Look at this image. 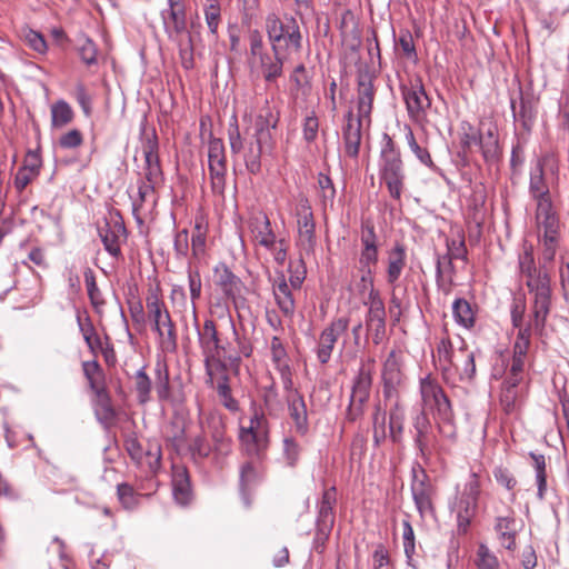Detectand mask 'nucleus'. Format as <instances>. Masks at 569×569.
Masks as SVG:
<instances>
[{
  "mask_svg": "<svg viewBox=\"0 0 569 569\" xmlns=\"http://www.w3.org/2000/svg\"><path fill=\"white\" fill-rule=\"evenodd\" d=\"M199 345L204 357L207 373L212 376V368L237 366L242 357H250L252 347L247 339L241 338L234 323L228 327V332L219 331L212 318L206 319L202 328L197 329Z\"/></svg>",
  "mask_w": 569,
  "mask_h": 569,
  "instance_id": "obj_1",
  "label": "nucleus"
},
{
  "mask_svg": "<svg viewBox=\"0 0 569 569\" xmlns=\"http://www.w3.org/2000/svg\"><path fill=\"white\" fill-rule=\"evenodd\" d=\"M277 122L278 119H273L271 112L258 116L252 127L246 130L244 139L236 117L228 124L230 150L233 154L243 152L246 168L251 174H258L261 171V156L273 147L271 130L276 128Z\"/></svg>",
  "mask_w": 569,
  "mask_h": 569,
  "instance_id": "obj_2",
  "label": "nucleus"
},
{
  "mask_svg": "<svg viewBox=\"0 0 569 569\" xmlns=\"http://www.w3.org/2000/svg\"><path fill=\"white\" fill-rule=\"evenodd\" d=\"M519 273L526 280V286L533 296L531 315L535 329L542 330L551 306V278L548 269L537 267L532 246H525L518 257Z\"/></svg>",
  "mask_w": 569,
  "mask_h": 569,
  "instance_id": "obj_3",
  "label": "nucleus"
},
{
  "mask_svg": "<svg viewBox=\"0 0 569 569\" xmlns=\"http://www.w3.org/2000/svg\"><path fill=\"white\" fill-rule=\"evenodd\" d=\"M419 389L422 402V410H430L433 413L438 432L447 439H455L457 428L451 402L445 393L437 378L427 375L419 381Z\"/></svg>",
  "mask_w": 569,
  "mask_h": 569,
  "instance_id": "obj_4",
  "label": "nucleus"
},
{
  "mask_svg": "<svg viewBox=\"0 0 569 569\" xmlns=\"http://www.w3.org/2000/svg\"><path fill=\"white\" fill-rule=\"evenodd\" d=\"M437 358L445 380L458 375L461 381H471L476 376L475 352L462 341L455 350L448 338H442L437 345Z\"/></svg>",
  "mask_w": 569,
  "mask_h": 569,
  "instance_id": "obj_5",
  "label": "nucleus"
},
{
  "mask_svg": "<svg viewBox=\"0 0 569 569\" xmlns=\"http://www.w3.org/2000/svg\"><path fill=\"white\" fill-rule=\"evenodd\" d=\"M379 174L390 197L399 200L405 189L406 173L400 151L392 138L387 133L382 137Z\"/></svg>",
  "mask_w": 569,
  "mask_h": 569,
  "instance_id": "obj_6",
  "label": "nucleus"
},
{
  "mask_svg": "<svg viewBox=\"0 0 569 569\" xmlns=\"http://www.w3.org/2000/svg\"><path fill=\"white\" fill-rule=\"evenodd\" d=\"M248 425L240 419L239 441L249 457L260 458L269 443V426L262 408L252 403Z\"/></svg>",
  "mask_w": 569,
  "mask_h": 569,
  "instance_id": "obj_7",
  "label": "nucleus"
},
{
  "mask_svg": "<svg viewBox=\"0 0 569 569\" xmlns=\"http://www.w3.org/2000/svg\"><path fill=\"white\" fill-rule=\"evenodd\" d=\"M200 431L213 442V463L221 467L232 451V439L227 433L226 417L218 410H199Z\"/></svg>",
  "mask_w": 569,
  "mask_h": 569,
  "instance_id": "obj_8",
  "label": "nucleus"
},
{
  "mask_svg": "<svg viewBox=\"0 0 569 569\" xmlns=\"http://www.w3.org/2000/svg\"><path fill=\"white\" fill-rule=\"evenodd\" d=\"M146 308L152 328L158 333L162 350L174 351L177 349L176 326L158 289L149 291Z\"/></svg>",
  "mask_w": 569,
  "mask_h": 569,
  "instance_id": "obj_9",
  "label": "nucleus"
},
{
  "mask_svg": "<svg viewBox=\"0 0 569 569\" xmlns=\"http://www.w3.org/2000/svg\"><path fill=\"white\" fill-rule=\"evenodd\" d=\"M559 164L557 158L547 153L539 158L530 170L529 194L537 203L550 201L551 190L558 182Z\"/></svg>",
  "mask_w": 569,
  "mask_h": 569,
  "instance_id": "obj_10",
  "label": "nucleus"
},
{
  "mask_svg": "<svg viewBox=\"0 0 569 569\" xmlns=\"http://www.w3.org/2000/svg\"><path fill=\"white\" fill-rule=\"evenodd\" d=\"M266 32L270 47L281 50V42L283 41L288 51L299 52L302 48L300 27L292 16H284L281 19L274 13L268 14Z\"/></svg>",
  "mask_w": 569,
  "mask_h": 569,
  "instance_id": "obj_11",
  "label": "nucleus"
},
{
  "mask_svg": "<svg viewBox=\"0 0 569 569\" xmlns=\"http://www.w3.org/2000/svg\"><path fill=\"white\" fill-rule=\"evenodd\" d=\"M480 487L479 475L472 471L463 485L462 490L457 491L451 511L456 513L458 530L460 532H467L477 513Z\"/></svg>",
  "mask_w": 569,
  "mask_h": 569,
  "instance_id": "obj_12",
  "label": "nucleus"
},
{
  "mask_svg": "<svg viewBox=\"0 0 569 569\" xmlns=\"http://www.w3.org/2000/svg\"><path fill=\"white\" fill-rule=\"evenodd\" d=\"M373 359H369L367 363H361L353 379L350 402L347 410V419L349 421H356L363 415L365 405L370 398L373 381Z\"/></svg>",
  "mask_w": 569,
  "mask_h": 569,
  "instance_id": "obj_13",
  "label": "nucleus"
},
{
  "mask_svg": "<svg viewBox=\"0 0 569 569\" xmlns=\"http://www.w3.org/2000/svg\"><path fill=\"white\" fill-rule=\"evenodd\" d=\"M400 90L409 118L416 123L423 124L427 121L431 100L426 92L421 78L417 76L411 78L408 83L402 82Z\"/></svg>",
  "mask_w": 569,
  "mask_h": 569,
  "instance_id": "obj_14",
  "label": "nucleus"
},
{
  "mask_svg": "<svg viewBox=\"0 0 569 569\" xmlns=\"http://www.w3.org/2000/svg\"><path fill=\"white\" fill-rule=\"evenodd\" d=\"M383 398H397L405 386L403 355L400 349H392L382 362L381 369Z\"/></svg>",
  "mask_w": 569,
  "mask_h": 569,
  "instance_id": "obj_15",
  "label": "nucleus"
},
{
  "mask_svg": "<svg viewBox=\"0 0 569 569\" xmlns=\"http://www.w3.org/2000/svg\"><path fill=\"white\" fill-rule=\"evenodd\" d=\"M124 448L131 460L149 473H156L161 465V448L158 443H148L144 448L134 435L127 436Z\"/></svg>",
  "mask_w": 569,
  "mask_h": 569,
  "instance_id": "obj_16",
  "label": "nucleus"
},
{
  "mask_svg": "<svg viewBox=\"0 0 569 569\" xmlns=\"http://www.w3.org/2000/svg\"><path fill=\"white\" fill-rule=\"evenodd\" d=\"M349 328V318L339 317L333 319L323 330L320 332L317 347L316 356L321 365H326L330 361L335 346L342 335L347 332Z\"/></svg>",
  "mask_w": 569,
  "mask_h": 569,
  "instance_id": "obj_17",
  "label": "nucleus"
},
{
  "mask_svg": "<svg viewBox=\"0 0 569 569\" xmlns=\"http://www.w3.org/2000/svg\"><path fill=\"white\" fill-rule=\"evenodd\" d=\"M298 246L306 253H312L317 243L316 223L310 202L300 198L297 206Z\"/></svg>",
  "mask_w": 569,
  "mask_h": 569,
  "instance_id": "obj_18",
  "label": "nucleus"
},
{
  "mask_svg": "<svg viewBox=\"0 0 569 569\" xmlns=\"http://www.w3.org/2000/svg\"><path fill=\"white\" fill-rule=\"evenodd\" d=\"M163 28L169 39L178 40L190 33L187 30V12L184 0H167V8L161 10Z\"/></svg>",
  "mask_w": 569,
  "mask_h": 569,
  "instance_id": "obj_19",
  "label": "nucleus"
},
{
  "mask_svg": "<svg viewBox=\"0 0 569 569\" xmlns=\"http://www.w3.org/2000/svg\"><path fill=\"white\" fill-rule=\"evenodd\" d=\"M411 493L417 510L422 517L433 513V498L436 495V488L431 483L428 475L423 469H421L419 472L413 471Z\"/></svg>",
  "mask_w": 569,
  "mask_h": 569,
  "instance_id": "obj_20",
  "label": "nucleus"
},
{
  "mask_svg": "<svg viewBox=\"0 0 569 569\" xmlns=\"http://www.w3.org/2000/svg\"><path fill=\"white\" fill-rule=\"evenodd\" d=\"M375 79L369 70H360L357 76V118L368 123L376 97Z\"/></svg>",
  "mask_w": 569,
  "mask_h": 569,
  "instance_id": "obj_21",
  "label": "nucleus"
},
{
  "mask_svg": "<svg viewBox=\"0 0 569 569\" xmlns=\"http://www.w3.org/2000/svg\"><path fill=\"white\" fill-rule=\"evenodd\" d=\"M371 296V301H363L368 307L365 321L373 343L379 345L386 335V307L380 293L373 292Z\"/></svg>",
  "mask_w": 569,
  "mask_h": 569,
  "instance_id": "obj_22",
  "label": "nucleus"
},
{
  "mask_svg": "<svg viewBox=\"0 0 569 569\" xmlns=\"http://www.w3.org/2000/svg\"><path fill=\"white\" fill-rule=\"evenodd\" d=\"M209 171L213 189H223L226 179V150L223 141L211 138L208 146Z\"/></svg>",
  "mask_w": 569,
  "mask_h": 569,
  "instance_id": "obj_23",
  "label": "nucleus"
},
{
  "mask_svg": "<svg viewBox=\"0 0 569 569\" xmlns=\"http://www.w3.org/2000/svg\"><path fill=\"white\" fill-rule=\"evenodd\" d=\"M535 222L538 236L561 234V222L553 201L536 204Z\"/></svg>",
  "mask_w": 569,
  "mask_h": 569,
  "instance_id": "obj_24",
  "label": "nucleus"
},
{
  "mask_svg": "<svg viewBox=\"0 0 569 569\" xmlns=\"http://www.w3.org/2000/svg\"><path fill=\"white\" fill-rule=\"evenodd\" d=\"M251 59L258 63L266 82H274L283 73L284 57L276 47H270V51L266 50L261 56Z\"/></svg>",
  "mask_w": 569,
  "mask_h": 569,
  "instance_id": "obj_25",
  "label": "nucleus"
},
{
  "mask_svg": "<svg viewBox=\"0 0 569 569\" xmlns=\"http://www.w3.org/2000/svg\"><path fill=\"white\" fill-rule=\"evenodd\" d=\"M98 231L104 249L112 257H118L121 253L120 238L126 233L121 219L111 217L110 220L104 221L103 226L99 227Z\"/></svg>",
  "mask_w": 569,
  "mask_h": 569,
  "instance_id": "obj_26",
  "label": "nucleus"
},
{
  "mask_svg": "<svg viewBox=\"0 0 569 569\" xmlns=\"http://www.w3.org/2000/svg\"><path fill=\"white\" fill-rule=\"evenodd\" d=\"M282 272H279L277 277L272 280V293L274 297V301L281 311V313L287 318H292L296 311V301L293 297V291Z\"/></svg>",
  "mask_w": 569,
  "mask_h": 569,
  "instance_id": "obj_27",
  "label": "nucleus"
},
{
  "mask_svg": "<svg viewBox=\"0 0 569 569\" xmlns=\"http://www.w3.org/2000/svg\"><path fill=\"white\" fill-rule=\"evenodd\" d=\"M346 124L342 128V139L345 144V152L350 158H357L359 154L361 143V127L362 121L353 116L350 110L345 116Z\"/></svg>",
  "mask_w": 569,
  "mask_h": 569,
  "instance_id": "obj_28",
  "label": "nucleus"
},
{
  "mask_svg": "<svg viewBox=\"0 0 569 569\" xmlns=\"http://www.w3.org/2000/svg\"><path fill=\"white\" fill-rule=\"evenodd\" d=\"M289 416L293 421L296 432L305 436L308 432V411L303 397L292 388L287 390Z\"/></svg>",
  "mask_w": 569,
  "mask_h": 569,
  "instance_id": "obj_29",
  "label": "nucleus"
},
{
  "mask_svg": "<svg viewBox=\"0 0 569 569\" xmlns=\"http://www.w3.org/2000/svg\"><path fill=\"white\" fill-rule=\"evenodd\" d=\"M250 230L253 240L266 249L271 250L277 244V237L266 213L259 212L250 219Z\"/></svg>",
  "mask_w": 569,
  "mask_h": 569,
  "instance_id": "obj_30",
  "label": "nucleus"
},
{
  "mask_svg": "<svg viewBox=\"0 0 569 569\" xmlns=\"http://www.w3.org/2000/svg\"><path fill=\"white\" fill-rule=\"evenodd\" d=\"M92 392L94 393L92 406L96 418L101 425H103L106 428H109L114 422L117 417L111 397L106 387Z\"/></svg>",
  "mask_w": 569,
  "mask_h": 569,
  "instance_id": "obj_31",
  "label": "nucleus"
},
{
  "mask_svg": "<svg viewBox=\"0 0 569 569\" xmlns=\"http://www.w3.org/2000/svg\"><path fill=\"white\" fill-rule=\"evenodd\" d=\"M271 359L276 369L279 371L283 388L289 390L292 388L291 370L288 363L286 348L279 337H273L270 342Z\"/></svg>",
  "mask_w": 569,
  "mask_h": 569,
  "instance_id": "obj_32",
  "label": "nucleus"
},
{
  "mask_svg": "<svg viewBox=\"0 0 569 569\" xmlns=\"http://www.w3.org/2000/svg\"><path fill=\"white\" fill-rule=\"evenodd\" d=\"M216 283L220 287L227 299L236 303L237 297L241 293L242 281L224 263L214 268Z\"/></svg>",
  "mask_w": 569,
  "mask_h": 569,
  "instance_id": "obj_33",
  "label": "nucleus"
},
{
  "mask_svg": "<svg viewBox=\"0 0 569 569\" xmlns=\"http://www.w3.org/2000/svg\"><path fill=\"white\" fill-rule=\"evenodd\" d=\"M172 493L177 503L187 506L192 499L189 473L183 466L172 467Z\"/></svg>",
  "mask_w": 569,
  "mask_h": 569,
  "instance_id": "obj_34",
  "label": "nucleus"
},
{
  "mask_svg": "<svg viewBox=\"0 0 569 569\" xmlns=\"http://www.w3.org/2000/svg\"><path fill=\"white\" fill-rule=\"evenodd\" d=\"M386 405L389 403V432L393 442H399L405 428V406L401 401V395L397 398H385Z\"/></svg>",
  "mask_w": 569,
  "mask_h": 569,
  "instance_id": "obj_35",
  "label": "nucleus"
},
{
  "mask_svg": "<svg viewBox=\"0 0 569 569\" xmlns=\"http://www.w3.org/2000/svg\"><path fill=\"white\" fill-rule=\"evenodd\" d=\"M478 147L486 162H495L498 160L500 146L495 126L489 124L486 130H480Z\"/></svg>",
  "mask_w": 569,
  "mask_h": 569,
  "instance_id": "obj_36",
  "label": "nucleus"
},
{
  "mask_svg": "<svg viewBox=\"0 0 569 569\" xmlns=\"http://www.w3.org/2000/svg\"><path fill=\"white\" fill-rule=\"evenodd\" d=\"M501 547L509 551L516 549L518 533L516 519L511 516L498 517L495 526Z\"/></svg>",
  "mask_w": 569,
  "mask_h": 569,
  "instance_id": "obj_37",
  "label": "nucleus"
},
{
  "mask_svg": "<svg viewBox=\"0 0 569 569\" xmlns=\"http://www.w3.org/2000/svg\"><path fill=\"white\" fill-rule=\"evenodd\" d=\"M406 248L397 242L388 253L387 282L393 286L400 278L406 267Z\"/></svg>",
  "mask_w": 569,
  "mask_h": 569,
  "instance_id": "obj_38",
  "label": "nucleus"
},
{
  "mask_svg": "<svg viewBox=\"0 0 569 569\" xmlns=\"http://www.w3.org/2000/svg\"><path fill=\"white\" fill-rule=\"evenodd\" d=\"M337 502V491L335 487L323 490L320 501L318 502V516L316 525H335V506Z\"/></svg>",
  "mask_w": 569,
  "mask_h": 569,
  "instance_id": "obj_39",
  "label": "nucleus"
},
{
  "mask_svg": "<svg viewBox=\"0 0 569 569\" xmlns=\"http://www.w3.org/2000/svg\"><path fill=\"white\" fill-rule=\"evenodd\" d=\"M413 428L416 430V445L418 446L422 458H427L430 445L431 423L425 410H421L413 418Z\"/></svg>",
  "mask_w": 569,
  "mask_h": 569,
  "instance_id": "obj_40",
  "label": "nucleus"
},
{
  "mask_svg": "<svg viewBox=\"0 0 569 569\" xmlns=\"http://www.w3.org/2000/svg\"><path fill=\"white\" fill-rule=\"evenodd\" d=\"M561 234L553 236H538V241L540 246V266L548 269V266L551 264L556 258L557 251L559 249Z\"/></svg>",
  "mask_w": 569,
  "mask_h": 569,
  "instance_id": "obj_41",
  "label": "nucleus"
},
{
  "mask_svg": "<svg viewBox=\"0 0 569 569\" xmlns=\"http://www.w3.org/2000/svg\"><path fill=\"white\" fill-rule=\"evenodd\" d=\"M455 259L447 253L439 257L437 260V283L442 287L445 293H449L453 283L452 274L455 273L453 261Z\"/></svg>",
  "mask_w": 569,
  "mask_h": 569,
  "instance_id": "obj_42",
  "label": "nucleus"
},
{
  "mask_svg": "<svg viewBox=\"0 0 569 569\" xmlns=\"http://www.w3.org/2000/svg\"><path fill=\"white\" fill-rule=\"evenodd\" d=\"M188 451L194 461L213 458V442L203 432L197 435L189 443Z\"/></svg>",
  "mask_w": 569,
  "mask_h": 569,
  "instance_id": "obj_43",
  "label": "nucleus"
},
{
  "mask_svg": "<svg viewBox=\"0 0 569 569\" xmlns=\"http://www.w3.org/2000/svg\"><path fill=\"white\" fill-rule=\"evenodd\" d=\"M452 315L456 322L466 328L471 329L476 322L475 311L471 305L462 298H458L452 303Z\"/></svg>",
  "mask_w": 569,
  "mask_h": 569,
  "instance_id": "obj_44",
  "label": "nucleus"
},
{
  "mask_svg": "<svg viewBox=\"0 0 569 569\" xmlns=\"http://www.w3.org/2000/svg\"><path fill=\"white\" fill-rule=\"evenodd\" d=\"M73 110L64 100H58L51 106V126L53 128H63L73 120Z\"/></svg>",
  "mask_w": 569,
  "mask_h": 569,
  "instance_id": "obj_45",
  "label": "nucleus"
},
{
  "mask_svg": "<svg viewBox=\"0 0 569 569\" xmlns=\"http://www.w3.org/2000/svg\"><path fill=\"white\" fill-rule=\"evenodd\" d=\"M77 321L79 325V329L90 351L92 353H96L98 349H102V340L97 335L90 318L87 316L84 319H82L81 315L78 313Z\"/></svg>",
  "mask_w": 569,
  "mask_h": 569,
  "instance_id": "obj_46",
  "label": "nucleus"
},
{
  "mask_svg": "<svg viewBox=\"0 0 569 569\" xmlns=\"http://www.w3.org/2000/svg\"><path fill=\"white\" fill-rule=\"evenodd\" d=\"M203 13L209 32L212 36H217L219 26L222 22L220 1L207 0L203 6Z\"/></svg>",
  "mask_w": 569,
  "mask_h": 569,
  "instance_id": "obj_47",
  "label": "nucleus"
},
{
  "mask_svg": "<svg viewBox=\"0 0 569 569\" xmlns=\"http://www.w3.org/2000/svg\"><path fill=\"white\" fill-rule=\"evenodd\" d=\"M532 467L536 471V482L538 487L537 496L540 500L545 498L547 491V472H546V458L543 455L530 452Z\"/></svg>",
  "mask_w": 569,
  "mask_h": 569,
  "instance_id": "obj_48",
  "label": "nucleus"
},
{
  "mask_svg": "<svg viewBox=\"0 0 569 569\" xmlns=\"http://www.w3.org/2000/svg\"><path fill=\"white\" fill-rule=\"evenodd\" d=\"M82 370L91 391L106 387L103 371L96 360L84 361Z\"/></svg>",
  "mask_w": 569,
  "mask_h": 569,
  "instance_id": "obj_49",
  "label": "nucleus"
},
{
  "mask_svg": "<svg viewBox=\"0 0 569 569\" xmlns=\"http://www.w3.org/2000/svg\"><path fill=\"white\" fill-rule=\"evenodd\" d=\"M520 383L505 380L501 388L500 403L506 413H512L517 407L518 386Z\"/></svg>",
  "mask_w": 569,
  "mask_h": 569,
  "instance_id": "obj_50",
  "label": "nucleus"
},
{
  "mask_svg": "<svg viewBox=\"0 0 569 569\" xmlns=\"http://www.w3.org/2000/svg\"><path fill=\"white\" fill-rule=\"evenodd\" d=\"M83 276L90 302L94 309L99 310L104 306V300L97 286L94 272L91 268H86Z\"/></svg>",
  "mask_w": 569,
  "mask_h": 569,
  "instance_id": "obj_51",
  "label": "nucleus"
},
{
  "mask_svg": "<svg viewBox=\"0 0 569 569\" xmlns=\"http://www.w3.org/2000/svg\"><path fill=\"white\" fill-rule=\"evenodd\" d=\"M174 41L177 42L179 48V56L182 67L186 70L192 69L194 64V59L191 34L187 33L183 37H179L178 40Z\"/></svg>",
  "mask_w": 569,
  "mask_h": 569,
  "instance_id": "obj_52",
  "label": "nucleus"
},
{
  "mask_svg": "<svg viewBox=\"0 0 569 569\" xmlns=\"http://www.w3.org/2000/svg\"><path fill=\"white\" fill-rule=\"evenodd\" d=\"M485 200H486V196H485L483 187H481V186L475 187L472 197L470 199L469 208L471 210L470 216H471L472 220L475 221V223H477L478 226L481 224L483 221Z\"/></svg>",
  "mask_w": 569,
  "mask_h": 569,
  "instance_id": "obj_53",
  "label": "nucleus"
},
{
  "mask_svg": "<svg viewBox=\"0 0 569 569\" xmlns=\"http://www.w3.org/2000/svg\"><path fill=\"white\" fill-rule=\"evenodd\" d=\"M378 263V249H361L359 258H358V269L360 273H365L367 278L365 280H369L370 273L375 272L376 266Z\"/></svg>",
  "mask_w": 569,
  "mask_h": 569,
  "instance_id": "obj_54",
  "label": "nucleus"
},
{
  "mask_svg": "<svg viewBox=\"0 0 569 569\" xmlns=\"http://www.w3.org/2000/svg\"><path fill=\"white\" fill-rule=\"evenodd\" d=\"M188 284L193 315L197 313V302L201 298L202 281L200 272L197 269L188 268Z\"/></svg>",
  "mask_w": 569,
  "mask_h": 569,
  "instance_id": "obj_55",
  "label": "nucleus"
},
{
  "mask_svg": "<svg viewBox=\"0 0 569 569\" xmlns=\"http://www.w3.org/2000/svg\"><path fill=\"white\" fill-rule=\"evenodd\" d=\"M217 392L220 399L221 405L231 412H237L239 410V402L237 399L232 397L231 388L229 386V380L227 377H223L218 381Z\"/></svg>",
  "mask_w": 569,
  "mask_h": 569,
  "instance_id": "obj_56",
  "label": "nucleus"
},
{
  "mask_svg": "<svg viewBox=\"0 0 569 569\" xmlns=\"http://www.w3.org/2000/svg\"><path fill=\"white\" fill-rule=\"evenodd\" d=\"M117 495L120 503L124 509L132 510L139 505L141 495L137 493L132 486L120 483L117 487Z\"/></svg>",
  "mask_w": 569,
  "mask_h": 569,
  "instance_id": "obj_57",
  "label": "nucleus"
},
{
  "mask_svg": "<svg viewBox=\"0 0 569 569\" xmlns=\"http://www.w3.org/2000/svg\"><path fill=\"white\" fill-rule=\"evenodd\" d=\"M156 391L160 400H167L170 397L169 375L164 365L158 363L156 368Z\"/></svg>",
  "mask_w": 569,
  "mask_h": 569,
  "instance_id": "obj_58",
  "label": "nucleus"
},
{
  "mask_svg": "<svg viewBox=\"0 0 569 569\" xmlns=\"http://www.w3.org/2000/svg\"><path fill=\"white\" fill-rule=\"evenodd\" d=\"M480 131H477L469 122L461 123L460 144L465 152L478 147Z\"/></svg>",
  "mask_w": 569,
  "mask_h": 569,
  "instance_id": "obj_59",
  "label": "nucleus"
},
{
  "mask_svg": "<svg viewBox=\"0 0 569 569\" xmlns=\"http://www.w3.org/2000/svg\"><path fill=\"white\" fill-rule=\"evenodd\" d=\"M136 391L140 403H146L150 399L151 381L143 369L136 375Z\"/></svg>",
  "mask_w": 569,
  "mask_h": 569,
  "instance_id": "obj_60",
  "label": "nucleus"
},
{
  "mask_svg": "<svg viewBox=\"0 0 569 569\" xmlns=\"http://www.w3.org/2000/svg\"><path fill=\"white\" fill-rule=\"evenodd\" d=\"M397 48L410 60L417 59L415 41L409 30H401L397 41Z\"/></svg>",
  "mask_w": 569,
  "mask_h": 569,
  "instance_id": "obj_61",
  "label": "nucleus"
},
{
  "mask_svg": "<svg viewBox=\"0 0 569 569\" xmlns=\"http://www.w3.org/2000/svg\"><path fill=\"white\" fill-rule=\"evenodd\" d=\"M477 557L478 569H499V561L497 557L490 552L487 546H479Z\"/></svg>",
  "mask_w": 569,
  "mask_h": 569,
  "instance_id": "obj_62",
  "label": "nucleus"
},
{
  "mask_svg": "<svg viewBox=\"0 0 569 569\" xmlns=\"http://www.w3.org/2000/svg\"><path fill=\"white\" fill-rule=\"evenodd\" d=\"M79 56L83 63L92 66L97 63V47L94 42L88 38L83 39L82 43L78 48Z\"/></svg>",
  "mask_w": 569,
  "mask_h": 569,
  "instance_id": "obj_63",
  "label": "nucleus"
},
{
  "mask_svg": "<svg viewBox=\"0 0 569 569\" xmlns=\"http://www.w3.org/2000/svg\"><path fill=\"white\" fill-rule=\"evenodd\" d=\"M372 569H393L389 552L382 545L377 546L373 551Z\"/></svg>",
  "mask_w": 569,
  "mask_h": 569,
  "instance_id": "obj_64",
  "label": "nucleus"
}]
</instances>
